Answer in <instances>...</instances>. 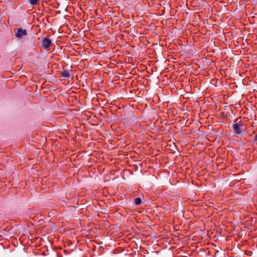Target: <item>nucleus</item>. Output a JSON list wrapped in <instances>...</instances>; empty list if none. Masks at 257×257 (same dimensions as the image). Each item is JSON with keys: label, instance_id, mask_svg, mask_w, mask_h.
Returning <instances> with one entry per match:
<instances>
[{"label": "nucleus", "instance_id": "obj_1", "mask_svg": "<svg viewBox=\"0 0 257 257\" xmlns=\"http://www.w3.org/2000/svg\"><path fill=\"white\" fill-rule=\"evenodd\" d=\"M15 32L16 37L18 38H21L27 35V31L21 28L15 29Z\"/></svg>", "mask_w": 257, "mask_h": 257}, {"label": "nucleus", "instance_id": "obj_2", "mask_svg": "<svg viewBox=\"0 0 257 257\" xmlns=\"http://www.w3.org/2000/svg\"><path fill=\"white\" fill-rule=\"evenodd\" d=\"M241 126L242 124L238 123H235L233 124L232 128L235 132V136L238 137L242 133Z\"/></svg>", "mask_w": 257, "mask_h": 257}, {"label": "nucleus", "instance_id": "obj_3", "mask_svg": "<svg viewBox=\"0 0 257 257\" xmlns=\"http://www.w3.org/2000/svg\"><path fill=\"white\" fill-rule=\"evenodd\" d=\"M52 44L51 40L48 38H44L42 42V47L44 49L48 50Z\"/></svg>", "mask_w": 257, "mask_h": 257}, {"label": "nucleus", "instance_id": "obj_4", "mask_svg": "<svg viewBox=\"0 0 257 257\" xmlns=\"http://www.w3.org/2000/svg\"><path fill=\"white\" fill-rule=\"evenodd\" d=\"M60 75L61 77L63 78H69L70 77V74L67 70H64L63 71L60 72Z\"/></svg>", "mask_w": 257, "mask_h": 257}, {"label": "nucleus", "instance_id": "obj_5", "mask_svg": "<svg viewBox=\"0 0 257 257\" xmlns=\"http://www.w3.org/2000/svg\"><path fill=\"white\" fill-rule=\"evenodd\" d=\"M135 203L136 205H138L141 204L142 203V199L140 197L136 198L135 199Z\"/></svg>", "mask_w": 257, "mask_h": 257}, {"label": "nucleus", "instance_id": "obj_6", "mask_svg": "<svg viewBox=\"0 0 257 257\" xmlns=\"http://www.w3.org/2000/svg\"><path fill=\"white\" fill-rule=\"evenodd\" d=\"M40 0H29L30 3L33 5H36L39 2Z\"/></svg>", "mask_w": 257, "mask_h": 257}, {"label": "nucleus", "instance_id": "obj_7", "mask_svg": "<svg viewBox=\"0 0 257 257\" xmlns=\"http://www.w3.org/2000/svg\"><path fill=\"white\" fill-rule=\"evenodd\" d=\"M254 141H257V135H256L254 137Z\"/></svg>", "mask_w": 257, "mask_h": 257}]
</instances>
